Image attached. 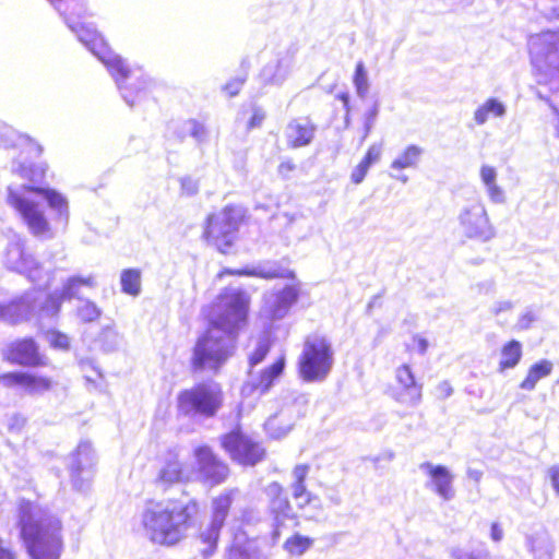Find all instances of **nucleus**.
Here are the masks:
<instances>
[{
    "instance_id": "obj_1",
    "label": "nucleus",
    "mask_w": 559,
    "mask_h": 559,
    "mask_svg": "<svg viewBox=\"0 0 559 559\" xmlns=\"http://www.w3.org/2000/svg\"><path fill=\"white\" fill-rule=\"evenodd\" d=\"M249 298L240 289H225L213 305L207 330L198 338L192 368L217 371L233 355L236 336L247 320Z\"/></svg>"
},
{
    "instance_id": "obj_2",
    "label": "nucleus",
    "mask_w": 559,
    "mask_h": 559,
    "mask_svg": "<svg viewBox=\"0 0 559 559\" xmlns=\"http://www.w3.org/2000/svg\"><path fill=\"white\" fill-rule=\"evenodd\" d=\"M29 193L40 195L53 212L56 226L66 230L70 209L68 199L59 191L49 187L21 186L19 189L8 188L7 203L17 213L31 235L40 240H50L56 237V230L48 221L45 211L32 199Z\"/></svg>"
},
{
    "instance_id": "obj_3",
    "label": "nucleus",
    "mask_w": 559,
    "mask_h": 559,
    "mask_svg": "<svg viewBox=\"0 0 559 559\" xmlns=\"http://www.w3.org/2000/svg\"><path fill=\"white\" fill-rule=\"evenodd\" d=\"M68 27L78 39L107 68L129 106H134L146 96L150 80L141 68H130L126 61L105 43L100 34L91 25L71 22L67 17Z\"/></svg>"
},
{
    "instance_id": "obj_4",
    "label": "nucleus",
    "mask_w": 559,
    "mask_h": 559,
    "mask_svg": "<svg viewBox=\"0 0 559 559\" xmlns=\"http://www.w3.org/2000/svg\"><path fill=\"white\" fill-rule=\"evenodd\" d=\"M198 513L195 499L165 500L147 506L141 514V524L152 543L175 546L187 537Z\"/></svg>"
},
{
    "instance_id": "obj_5",
    "label": "nucleus",
    "mask_w": 559,
    "mask_h": 559,
    "mask_svg": "<svg viewBox=\"0 0 559 559\" xmlns=\"http://www.w3.org/2000/svg\"><path fill=\"white\" fill-rule=\"evenodd\" d=\"M17 518L21 537L32 559H60L63 537L58 516L34 502L21 499Z\"/></svg>"
},
{
    "instance_id": "obj_6",
    "label": "nucleus",
    "mask_w": 559,
    "mask_h": 559,
    "mask_svg": "<svg viewBox=\"0 0 559 559\" xmlns=\"http://www.w3.org/2000/svg\"><path fill=\"white\" fill-rule=\"evenodd\" d=\"M63 301L64 297L59 289L49 294L31 290L7 305L0 304V320L16 324L35 316L39 319L55 318L59 314Z\"/></svg>"
},
{
    "instance_id": "obj_7",
    "label": "nucleus",
    "mask_w": 559,
    "mask_h": 559,
    "mask_svg": "<svg viewBox=\"0 0 559 559\" xmlns=\"http://www.w3.org/2000/svg\"><path fill=\"white\" fill-rule=\"evenodd\" d=\"M223 404V388L214 380L199 382L177 395L178 413L188 418H212Z\"/></svg>"
},
{
    "instance_id": "obj_8",
    "label": "nucleus",
    "mask_w": 559,
    "mask_h": 559,
    "mask_svg": "<svg viewBox=\"0 0 559 559\" xmlns=\"http://www.w3.org/2000/svg\"><path fill=\"white\" fill-rule=\"evenodd\" d=\"M545 16L559 20V4L546 10ZM531 61L544 80H559V31H545L530 37Z\"/></svg>"
},
{
    "instance_id": "obj_9",
    "label": "nucleus",
    "mask_w": 559,
    "mask_h": 559,
    "mask_svg": "<svg viewBox=\"0 0 559 559\" xmlns=\"http://www.w3.org/2000/svg\"><path fill=\"white\" fill-rule=\"evenodd\" d=\"M456 222L461 235L468 240L486 243L497 235L486 205L479 199L464 204L457 213Z\"/></svg>"
},
{
    "instance_id": "obj_10",
    "label": "nucleus",
    "mask_w": 559,
    "mask_h": 559,
    "mask_svg": "<svg viewBox=\"0 0 559 559\" xmlns=\"http://www.w3.org/2000/svg\"><path fill=\"white\" fill-rule=\"evenodd\" d=\"M242 217L243 210L236 205H227L222 211L209 215L204 229L205 238L221 252L226 253L236 239Z\"/></svg>"
},
{
    "instance_id": "obj_11",
    "label": "nucleus",
    "mask_w": 559,
    "mask_h": 559,
    "mask_svg": "<svg viewBox=\"0 0 559 559\" xmlns=\"http://www.w3.org/2000/svg\"><path fill=\"white\" fill-rule=\"evenodd\" d=\"M333 365V350L330 342L319 335L309 336L299 359L300 374L307 381L326 377Z\"/></svg>"
},
{
    "instance_id": "obj_12",
    "label": "nucleus",
    "mask_w": 559,
    "mask_h": 559,
    "mask_svg": "<svg viewBox=\"0 0 559 559\" xmlns=\"http://www.w3.org/2000/svg\"><path fill=\"white\" fill-rule=\"evenodd\" d=\"M238 495V489H230L213 499L211 521L200 532V540L205 545L201 549L204 558H209L215 552L221 531L225 525L229 509Z\"/></svg>"
},
{
    "instance_id": "obj_13",
    "label": "nucleus",
    "mask_w": 559,
    "mask_h": 559,
    "mask_svg": "<svg viewBox=\"0 0 559 559\" xmlns=\"http://www.w3.org/2000/svg\"><path fill=\"white\" fill-rule=\"evenodd\" d=\"M4 264L9 270L25 275L33 283H39L44 278L41 265L26 250L25 240L17 235L13 236L8 243Z\"/></svg>"
},
{
    "instance_id": "obj_14",
    "label": "nucleus",
    "mask_w": 559,
    "mask_h": 559,
    "mask_svg": "<svg viewBox=\"0 0 559 559\" xmlns=\"http://www.w3.org/2000/svg\"><path fill=\"white\" fill-rule=\"evenodd\" d=\"M223 448L230 457L242 465H254L263 456V449L248 436L234 430L222 438Z\"/></svg>"
},
{
    "instance_id": "obj_15",
    "label": "nucleus",
    "mask_w": 559,
    "mask_h": 559,
    "mask_svg": "<svg viewBox=\"0 0 559 559\" xmlns=\"http://www.w3.org/2000/svg\"><path fill=\"white\" fill-rule=\"evenodd\" d=\"M94 463L95 456L91 443L81 442L70 457V476L75 490L85 491L90 487Z\"/></svg>"
},
{
    "instance_id": "obj_16",
    "label": "nucleus",
    "mask_w": 559,
    "mask_h": 559,
    "mask_svg": "<svg viewBox=\"0 0 559 559\" xmlns=\"http://www.w3.org/2000/svg\"><path fill=\"white\" fill-rule=\"evenodd\" d=\"M193 453L198 465V476L204 483L215 486L226 480L229 468L217 459L210 447H197Z\"/></svg>"
},
{
    "instance_id": "obj_17",
    "label": "nucleus",
    "mask_w": 559,
    "mask_h": 559,
    "mask_svg": "<svg viewBox=\"0 0 559 559\" xmlns=\"http://www.w3.org/2000/svg\"><path fill=\"white\" fill-rule=\"evenodd\" d=\"M298 298L299 289L296 285H285L281 289L269 292L263 298L262 313L270 320H281L286 317Z\"/></svg>"
},
{
    "instance_id": "obj_18",
    "label": "nucleus",
    "mask_w": 559,
    "mask_h": 559,
    "mask_svg": "<svg viewBox=\"0 0 559 559\" xmlns=\"http://www.w3.org/2000/svg\"><path fill=\"white\" fill-rule=\"evenodd\" d=\"M3 358L11 364L23 367L46 365L45 356L40 354L38 344L32 337L11 342L3 352Z\"/></svg>"
},
{
    "instance_id": "obj_19",
    "label": "nucleus",
    "mask_w": 559,
    "mask_h": 559,
    "mask_svg": "<svg viewBox=\"0 0 559 559\" xmlns=\"http://www.w3.org/2000/svg\"><path fill=\"white\" fill-rule=\"evenodd\" d=\"M194 472L185 465L175 450H169L160 459V466L156 476V484L167 488L174 484L189 481Z\"/></svg>"
},
{
    "instance_id": "obj_20",
    "label": "nucleus",
    "mask_w": 559,
    "mask_h": 559,
    "mask_svg": "<svg viewBox=\"0 0 559 559\" xmlns=\"http://www.w3.org/2000/svg\"><path fill=\"white\" fill-rule=\"evenodd\" d=\"M295 66V51L286 49L276 53L261 69L259 79L263 85L281 86L290 75Z\"/></svg>"
},
{
    "instance_id": "obj_21",
    "label": "nucleus",
    "mask_w": 559,
    "mask_h": 559,
    "mask_svg": "<svg viewBox=\"0 0 559 559\" xmlns=\"http://www.w3.org/2000/svg\"><path fill=\"white\" fill-rule=\"evenodd\" d=\"M395 379L400 389L394 393V400L406 406H417L421 401L423 385L419 384L408 365H402L395 370Z\"/></svg>"
},
{
    "instance_id": "obj_22",
    "label": "nucleus",
    "mask_w": 559,
    "mask_h": 559,
    "mask_svg": "<svg viewBox=\"0 0 559 559\" xmlns=\"http://www.w3.org/2000/svg\"><path fill=\"white\" fill-rule=\"evenodd\" d=\"M0 384L5 388L20 386L27 394L35 395L49 391L51 380L35 373L14 371L0 374Z\"/></svg>"
},
{
    "instance_id": "obj_23",
    "label": "nucleus",
    "mask_w": 559,
    "mask_h": 559,
    "mask_svg": "<svg viewBox=\"0 0 559 559\" xmlns=\"http://www.w3.org/2000/svg\"><path fill=\"white\" fill-rule=\"evenodd\" d=\"M419 468L428 474L430 480L426 483V487L433 490L444 501H450L454 498L455 492L453 489L454 476L443 465H433L430 462H424Z\"/></svg>"
},
{
    "instance_id": "obj_24",
    "label": "nucleus",
    "mask_w": 559,
    "mask_h": 559,
    "mask_svg": "<svg viewBox=\"0 0 559 559\" xmlns=\"http://www.w3.org/2000/svg\"><path fill=\"white\" fill-rule=\"evenodd\" d=\"M317 126L308 117L292 119L284 131L287 145L292 148L308 146L314 139Z\"/></svg>"
},
{
    "instance_id": "obj_25",
    "label": "nucleus",
    "mask_w": 559,
    "mask_h": 559,
    "mask_svg": "<svg viewBox=\"0 0 559 559\" xmlns=\"http://www.w3.org/2000/svg\"><path fill=\"white\" fill-rule=\"evenodd\" d=\"M284 368L285 359L284 357H280L274 364L263 369L259 374L255 376L250 372V381L243 385L242 392L258 391L260 394L266 393L273 385L274 381L283 373Z\"/></svg>"
},
{
    "instance_id": "obj_26",
    "label": "nucleus",
    "mask_w": 559,
    "mask_h": 559,
    "mask_svg": "<svg viewBox=\"0 0 559 559\" xmlns=\"http://www.w3.org/2000/svg\"><path fill=\"white\" fill-rule=\"evenodd\" d=\"M479 178L489 201L493 204H504L507 194L503 188L498 185L497 169L491 165L484 164L479 169Z\"/></svg>"
},
{
    "instance_id": "obj_27",
    "label": "nucleus",
    "mask_w": 559,
    "mask_h": 559,
    "mask_svg": "<svg viewBox=\"0 0 559 559\" xmlns=\"http://www.w3.org/2000/svg\"><path fill=\"white\" fill-rule=\"evenodd\" d=\"M479 178L489 201L493 204H504L507 194L503 188L498 185L497 169L491 165L484 164L479 169Z\"/></svg>"
},
{
    "instance_id": "obj_28",
    "label": "nucleus",
    "mask_w": 559,
    "mask_h": 559,
    "mask_svg": "<svg viewBox=\"0 0 559 559\" xmlns=\"http://www.w3.org/2000/svg\"><path fill=\"white\" fill-rule=\"evenodd\" d=\"M227 559H262V556L255 540L237 534L228 548Z\"/></svg>"
},
{
    "instance_id": "obj_29",
    "label": "nucleus",
    "mask_w": 559,
    "mask_h": 559,
    "mask_svg": "<svg viewBox=\"0 0 559 559\" xmlns=\"http://www.w3.org/2000/svg\"><path fill=\"white\" fill-rule=\"evenodd\" d=\"M507 106L495 97H489L474 111V121L477 126H484L489 118H503Z\"/></svg>"
},
{
    "instance_id": "obj_30",
    "label": "nucleus",
    "mask_w": 559,
    "mask_h": 559,
    "mask_svg": "<svg viewBox=\"0 0 559 559\" xmlns=\"http://www.w3.org/2000/svg\"><path fill=\"white\" fill-rule=\"evenodd\" d=\"M554 370V364L548 359H540L533 364L527 371L525 379L520 383V389L525 391L535 390L539 380L547 378Z\"/></svg>"
},
{
    "instance_id": "obj_31",
    "label": "nucleus",
    "mask_w": 559,
    "mask_h": 559,
    "mask_svg": "<svg viewBox=\"0 0 559 559\" xmlns=\"http://www.w3.org/2000/svg\"><path fill=\"white\" fill-rule=\"evenodd\" d=\"M270 510L274 520V536L277 537L281 532V527L285 525L287 520H293L295 518L293 507L286 496L282 498H276L273 501H270Z\"/></svg>"
},
{
    "instance_id": "obj_32",
    "label": "nucleus",
    "mask_w": 559,
    "mask_h": 559,
    "mask_svg": "<svg viewBox=\"0 0 559 559\" xmlns=\"http://www.w3.org/2000/svg\"><path fill=\"white\" fill-rule=\"evenodd\" d=\"M424 148L416 144L407 145L392 160L390 168L393 170H403L406 168H417L424 155Z\"/></svg>"
},
{
    "instance_id": "obj_33",
    "label": "nucleus",
    "mask_w": 559,
    "mask_h": 559,
    "mask_svg": "<svg viewBox=\"0 0 559 559\" xmlns=\"http://www.w3.org/2000/svg\"><path fill=\"white\" fill-rule=\"evenodd\" d=\"M96 286V281L93 275L88 276H80V275H73L68 277L63 284L62 287L59 289L64 297V300H71V299H81V288L82 287H88L94 288Z\"/></svg>"
},
{
    "instance_id": "obj_34",
    "label": "nucleus",
    "mask_w": 559,
    "mask_h": 559,
    "mask_svg": "<svg viewBox=\"0 0 559 559\" xmlns=\"http://www.w3.org/2000/svg\"><path fill=\"white\" fill-rule=\"evenodd\" d=\"M50 3L63 16L66 23L67 17L71 22H75L74 19H81L87 15L88 12L86 0H56Z\"/></svg>"
},
{
    "instance_id": "obj_35",
    "label": "nucleus",
    "mask_w": 559,
    "mask_h": 559,
    "mask_svg": "<svg viewBox=\"0 0 559 559\" xmlns=\"http://www.w3.org/2000/svg\"><path fill=\"white\" fill-rule=\"evenodd\" d=\"M522 358V344L516 340H511L501 348L498 370L503 372L515 368Z\"/></svg>"
},
{
    "instance_id": "obj_36",
    "label": "nucleus",
    "mask_w": 559,
    "mask_h": 559,
    "mask_svg": "<svg viewBox=\"0 0 559 559\" xmlns=\"http://www.w3.org/2000/svg\"><path fill=\"white\" fill-rule=\"evenodd\" d=\"M121 290L131 296L141 293V272L138 269H126L120 275Z\"/></svg>"
},
{
    "instance_id": "obj_37",
    "label": "nucleus",
    "mask_w": 559,
    "mask_h": 559,
    "mask_svg": "<svg viewBox=\"0 0 559 559\" xmlns=\"http://www.w3.org/2000/svg\"><path fill=\"white\" fill-rule=\"evenodd\" d=\"M313 545V539L300 534H295L284 543V549L294 556H301Z\"/></svg>"
},
{
    "instance_id": "obj_38",
    "label": "nucleus",
    "mask_w": 559,
    "mask_h": 559,
    "mask_svg": "<svg viewBox=\"0 0 559 559\" xmlns=\"http://www.w3.org/2000/svg\"><path fill=\"white\" fill-rule=\"evenodd\" d=\"M237 274L257 275L263 278L292 277L293 273L276 264L259 266L252 272L238 271Z\"/></svg>"
},
{
    "instance_id": "obj_39",
    "label": "nucleus",
    "mask_w": 559,
    "mask_h": 559,
    "mask_svg": "<svg viewBox=\"0 0 559 559\" xmlns=\"http://www.w3.org/2000/svg\"><path fill=\"white\" fill-rule=\"evenodd\" d=\"M353 83L358 97L365 98L369 92V80L362 61H358L356 64Z\"/></svg>"
},
{
    "instance_id": "obj_40",
    "label": "nucleus",
    "mask_w": 559,
    "mask_h": 559,
    "mask_svg": "<svg viewBox=\"0 0 559 559\" xmlns=\"http://www.w3.org/2000/svg\"><path fill=\"white\" fill-rule=\"evenodd\" d=\"M98 341L105 352H114L119 347L121 337L115 328L107 325L102 329Z\"/></svg>"
},
{
    "instance_id": "obj_41",
    "label": "nucleus",
    "mask_w": 559,
    "mask_h": 559,
    "mask_svg": "<svg viewBox=\"0 0 559 559\" xmlns=\"http://www.w3.org/2000/svg\"><path fill=\"white\" fill-rule=\"evenodd\" d=\"M282 416H283V413L274 415V416L270 417L264 424V428H265L266 432L269 433L270 437H272L274 439H280V438L285 437L290 431V429L293 427L292 424H286L284 426H281L280 423H281Z\"/></svg>"
},
{
    "instance_id": "obj_42",
    "label": "nucleus",
    "mask_w": 559,
    "mask_h": 559,
    "mask_svg": "<svg viewBox=\"0 0 559 559\" xmlns=\"http://www.w3.org/2000/svg\"><path fill=\"white\" fill-rule=\"evenodd\" d=\"M76 314L83 322H94L100 317L102 310L95 302L84 299L81 300V304L78 306Z\"/></svg>"
},
{
    "instance_id": "obj_43",
    "label": "nucleus",
    "mask_w": 559,
    "mask_h": 559,
    "mask_svg": "<svg viewBox=\"0 0 559 559\" xmlns=\"http://www.w3.org/2000/svg\"><path fill=\"white\" fill-rule=\"evenodd\" d=\"M182 132L192 136L198 143H204L207 140L206 128L195 119L186 120L182 123Z\"/></svg>"
},
{
    "instance_id": "obj_44",
    "label": "nucleus",
    "mask_w": 559,
    "mask_h": 559,
    "mask_svg": "<svg viewBox=\"0 0 559 559\" xmlns=\"http://www.w3.org/2000/svg\"><path fill=\"white\" fill-rule=\"evenodd\" d=\"M528 546L536 559H551V546L546 538L530 537Z\"/></svg>"
},
{
    "instance_id": "obj_45",
    "label": "nucleus",
    "mask_w": 559,
    "mask_h": 559,
    "mask_svg": "<svg viewBox=\"0 0 559 559\" xmlns=\"http://www.w3.org/2000/svg\"><path fill=\"white\" fill-rule=\"evenodd\" d=\"M46 171L47 166L44 163L29 164L22 166L21 175L35 185L45 178Z\"/></svg>"
},
{
    "instance_id": "obj_46",
    "label": "nucleus",
    "mask_w": 559,
    "mask_h": 559,
    "mask_svg": "<svg viewBox=\"0 0 559 559\" xmlns=\"http://www.w3.org/2000/svg\"><path fill=\"white\" fill-rule=\"evenodd\" d=\"M271 344L269 338L265 335L259 337L257 342L255 349L249 356V365L250 367H254L264 360L267 353L270 352Z\"/></svg>"
},
{
    "instance_id": "obj_47",
    "label": "nucleus",
    "mask_w": 559,
    "mask_h": 559,
    "mask_svg": "<svg viewBox=\"0 0 559 559\" xmlns=\"http://www.w3.org/2000/svg\"><path fill=\"white\" fill-rule=\"evenodd\" d=\"M80 368L84 378L90 383H96L97 379L102 378V371L92 358L80 359Z\"/></svg>"
},
{
    "instance_id": "obj_48",
    "label": "nucleus",
    "mask_w": 559,
    "mask_h": 559,
    "mask_svg": "<svg viewBox=\"0 0 559 559\" xmlns=\"http://www.w3.org/2000/svg\"><path fill=\"white\" fill-rule=\"evenodd\" d=\"M180 192L186 197H193L199 192V179L191 176H183L179 179Z\"/></svg>"
},
{
    "instance_id": "obj_49",
    "label": "nucleus",
    "mask_w": 559,
    "mask_h": 559,
    "mask_svg": "<svg viewBox=\"0 0 559 559\" xmlns=\"http://www.w3.org/2000/svg\"><path fill=\"white\" fill-rule=\"evenodd\" d=\"M292 495L298 501L299 507H304L311 501V493L307 490L305 483H292Z\"/></svg>"
},
{
    "instance_id": "obj_50",
    "label": "nucleus",
    "mask_w": 559,
    "mask_h": 559,
    "mask_svg": "<svg viewBox=\"0 0 559 559\" xmlns=\"http://www.w3.org/2000/svg\"><path fill=\"white\" fill-rule=\"evenodd\" d=\"M452 557L454 559H502V558L492 556L487 550H479V551L456 550L452 554Z\"/></svg>"
},
{
    "instance_id": "obj_51",
    "label": "nucleus",
    "mask_w": 559,
    "mask_h": 559,
    "mask_svg": "<svg viewBox=\"0 0 559 559\" xmlns=\"http://www.w3.org/2000/svg\"><path fill=\"white\" fill-rule=\"evenodd\" d=\"M538 316L532 308H526L519 317L516 326L519 330H528Z\"/></svg>"
},
{
    "instance_id": "obj_52",
    "label": "nucleus",
    "mask_w": 559,
    "mask_h": 559,
    "mask_svg": "<svg viewBox=\"0 0 559 559\" xmlns=\"http://www.w3.org/2000/svg\"><path fill=\"white\" fill-rule=\"evenodd\" d=\"M378 114H379L378 103H374L373 106L368 111H366L365 122H364V129H365L364 139L367 138L369 135V133L371 132V130L376 123Z\"/></svg>"
},
{
    "instance_id": "obj_53",
    "label": "nucleus",
    "mask_w": 559,
    "mask_h": 559,
    "mask_svg": "<svg viewBox=\"0 0 559 559\" xmlns=\"http://www.w3.org/2000/svg\"><path fill=\"white\" fill-rule=\"evenodd\" d=\"M381 154L382 145L374 143L368 148L365 157L362 158V162L367 163V165L371 167L372 164L377 163L380 159Z\"/></svg>"
},
{
    "instance_id": "obj_54",
    "label": "nucleus",
    "mask_w": 559,
    "mask_h": 559,
    "mask_svg": "<svg viewBox=\"0 0 559 559\" xmlns=\"http://www.w3.org/2000/svg\"><path fill=\"white\" fill-rule=\"evenodd\" d=\"M370 166L365 162H360L353 170L350 179L354 183L359 185L364 181Z\"/></svg>"
},
{
    "instance_id": "obj_55",
    "label": "nucleus",
    "mask_w": 559,
    "mask_h": 559,
    "mask_svg": "<svg viewBox=\"0 0 559 559\" xmlns=\"http://www.w3.org/2000/svg\"><path fill=\"white\" fill-rule=\"evenodd\" d=\"M243 83H245V79L236 78V79H233V80H230L229 82H227V83L224 85L223 90H224V91H225V92H226L230 97H234V96H236V95L240 92V90H241V87H242Z\"/></svg>"
},
{
    "instance_id": "obj_56",
    "label": "nucleus",
    "mask_w": 559,
    "mask_h": 559,
    "mask_svg": "<svg viewBox=\"0 0 559 559\" xmlns=\"http://www.w3.org/2000/svg\"><path fill=\"white\" fill-rule=\"evenodd\" d=\"M310 471V466L308 464H298L294 467L292 476L293 483H305L308 473Z\"/></svg>"
},
{
    "instance_id": "obj_57",
    "label": "nucleus",
    "mask_w": 559,
    "mask_h": 559,
    "mask_svg": "<svg viewBox=\"0 0 559 559\" xmlns=\"http://www.w3.org/2000/svg\"><path fill=\"white\" fill-rule=\"evenodd\" d=\"M264 119H265L264 110L260 107H254L253 111H252V116L248 122V129L251 130L254 128H259L262 124Z\"/></svg>"
},
{
    "instance_id": "obj_58",
    "label": "nucleus",
    "mask_w": 559,
    "mask_h": 559,
    "mask_svg": "<svg viewBox=\"0 0 559 559\" xmlns=\"http://www.w3.org/2000/svg\"><path fill=\"white\" fill-rule=\"evenodd\" d=\"M513 307L514 304L511 300H499L491 306L490 312L497 317L502 312L511 311Z\"/></svg>"
},
{
    "instance_id": "obj_59",
    "label": "nucleus",
    "mask_w": 559,
    "mask_h": 559,
    "mask_svg": "<svg viewBox=\"0 0 559 559\" xmlns=\"http://www.w3.org/2000/svg\"><path fill=\"white\" fill-rule=\"evenodd\" d=\"M50 343L56 348L66 349L69 347V337L64 334H61L59 332H55L50 336Z\"/></svg>"
},
{
    "instance_id": "obj_60",
    "label": "nucleus",
    "mask_w": 559,
    "mask_h": 559,
    "mask_svg": "<svg viewBox=\"0 0 559 559\" xmlns=\"http://www.w3.org/2000/svg\"><path fill=\"white\" fill-rule=\"evenodd\" d=\"M265 492L270 498V501H273L276 498H282L285 496L283 487L276 481L269 484L265 488Z\"/></svg>"
},
{
    "instance_id": "obj_61",
    "label": "nucleus",
    "mask_w": 559,
    "mask_h": 559,
    "mask_svg": "<svg viewBox=\"0 0 559 559\" xmlns=\"http://www.w3.org/2000/svg\"><path fill=\"white\" fill-rule=\"evenodd\" d=\"M551 485L556 491V493L559 496V466H554L549 471Z\"/></svg>"
},
{
    "instance_id": "obj_62",
    "label": "nucleus",
    "mask_w": 559,
    "mask_h": 559,
    "mask_svg": "<svg viewBox=\"0 0 559 559\" xmlns=\"http://www.w3.org/2000/svg\"><path fill=\"white\" fill-rule=\"evenodd\" d=\"M437 390H438L439 394H440L443 399H447V397L451 396V395H452V393H453V389H452V386H451V385H450V383H449V382H447V381L441 382V383L438 385Z\"/></svg>"
},
{
    "instance_id": "obj_63",
    "label": "nucleus",
    "mask_w": 559,
    "mask_h": 559,
    "mask_svg": "<svg viewBox=\"0 0 559 559\" xmlns=\"http://www.w3.org/2000/svg\"><path fill=\"white\" fill-rule=\"evenodd\" d=\"M538 97L540 99L545 100L550 106L554 114L557 116V123L555 124V133H556V136L559 138V109L550 102L549 98L544 97L540 94H538Z\"/></svg>"
},
{
    "instance_id": "obj_64",
    "label": "nucleus",
    "mask_w": 559,
    "mask_h": 559,
    "mask_svg": "<svg viewBox=\"0 0 559 559\" xmlns=\"http://www.w3.org/2000/svg\"><path fill=\"white\" fill-rule=\"evenodd\" d=\"M0 559H16L15 554L0 538Z\"/></svg>"
}]
</instances>
